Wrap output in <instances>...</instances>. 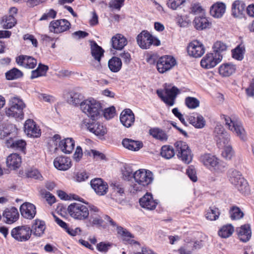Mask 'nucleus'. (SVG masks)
<instances>
[{
    "mask_svg": "<svg viewBox=\"0 0 254 254\" xmlns=\"http://www.w3.org/2000/svg\"><path fill=\"white\" fill-rule=\"evenodd\" d=\"M134 182L130 186V191L132 193L141 191L151 184L154 180L153 173L146 169H140L136 171L133 175Z\"/></svg>",
    "mask_w": 254,
    "mask_h": 254,
    "instance_id": "nucleus-1",
    "label": "nucleus"
},
{
    "mask_svg": "<svg viewBox=\"0 0 254 254\" xmlns=\"http://www.w3.org/2000/svg\"><path fill=\"white\" fill-rule=\"evenodd\" d=\"M228 176L230 183L243 195H248L251 193V189L247 181L243 177L242 174L235 169L228 171Z\"/></svg>",
    "mask_w": 254,
    "mask_h": 254,
    "instance_id": "nucleus-2",
    "label": "nucleus"
},
{
    "mask_svg": "<svg viewBox=\"0 0 254 254\" xmlns=\"http://www.w3.org/2000/svg\"><path fill=\"white\" fill-rule=\"evenodd\" d=\"M80 109L88 117L94 120L102 111L101 104L93 98H89L80 103Z\"/></svg>",
    "mask_w": 254,
    "mask_h": 254,
    "instance_id": "nucleus-3",
    "label": "nucleus"
},
{
    "mask_svg": "<svg viewBox=\"0 0 254 254\" xmlns=\"http://www.w3.org/2000/svg\"><path fill=\"white\" fill-rule=\"evenodd\" d=\"M200 162L207 168L216 173H222L225 171V166L215 155L204 153L200 155Z\"/></svg>",
    "mask_w": 254,
    "mask_h": 254,
    "instance_id": "nucleus-4",
    "label": "nucleus"
},
{
    "mask_svg": "<svg viewBox=\"0 0 254 254\" xmlns=\"http://www.w3.org/2000/svg\"><path fill=\"white\" fill-rule=\"evenodd\" d=\"M221 118L224 120L225 125L229 130L235 133L241 140H246V132L240 121L224 115L221 116Z\"/></svg>",
    "mask_w": 254,
    "mask_h": 254,
    "instance_id": "nucleus-5",
    "label": "nucleus"
},
{
    "mask_svg": "<svg viewBox=\"0 0 254 254\" xmlns=\"http://www.w3.org/2000/svg\"><path fill=\"white\" fill-rule=\"evenodd\" d=\"M164 91L165 95H164V91L162 90H157L156 93L166 105L169 106H173L177 95L179 93V90L175 86L165 85Z\"/></svg>",
    "mask_w": 254,
    "mask_h": 254,
    "instance_id": "nucleus-6",
    "label": "nucleus"
},
{
    "mask_svg": "<svg viewBox=\"0 0 254 254\" xmlns=\"http://www.w3.org/2000/svg\"><path fill=\"white\" fill-rule=\"evenodd\" d=\"M136 41L138 46L142 49H149L151 45L158 46L160 45V40L146 30L142 31L137 36Z\"/></svg>",
    "mask_w": 254,
    "mask_h": 254,
    "instance_id": "nucleus-7",
    "label": "nucleus"
},
{
    "mask_svg": "<svg viewBox=\"0 0 254 254\" xmlns=\"http://www.w3.org/2000/svg\"><path fill=\"white\" fill-rule=\"evenodd\" d=\"M67 211L69 215L75 219L85 220L89 216L88 208L79 203H71L67 207Z\"/></svg>",
    "mask_w": 254,
    "mask_h": 254,
    "instance_id": "nucleus-8",
    "label": "nucleus"
},
{
    "mask_svg": "<svg viewBox=\"0 0 254 254\" xmlns=\"http://www.w3.org/2000/svg\"><path fill=\"white\" fill-rule=\"evenodd\" d=\"M178 157L186 164L192 161V155L191 150L186 142L178 141L175 144Z\"/></svg>",
    "mask_w": 254,
    "mask_h": 254,
    "instance_id": "nucleus-9",
    "label": "nucleus"
},
{
    "mask_svg": "<svg viewBox=\"0 0 254 254\" xmlns=\"http://www.w3.org/2000/svg\"><path fill=\"white\" fill-rule=\"evenodd\" d=\"M11 235L18 242H25L31 237V230L27 226H17L12 229Z\"/></svg>",
    "mask_w": 254,
    "mask_h": 254,
    "instance_id": "nucleus-10",
    "label": "nucleus"
},
{
    "mask_svg": "<svg viewBox=\"0 0 254 254\" xmlns=\"http://www.w3.org/2000/svg\"><path fill=\"white\" fill-rule=\"evenodd\" d=\"M176 64V61L171 56H165L160 58L156 64L158 71L161 73L170 70Z\"/></svg>",
    "mask_w": 254,
    "mask_h": 254,
    "instance_id": "nucleus-11",
    "label": "nucleus"
},
{
    "mask_svg": "<svg viewBox=\"0 0 254 254\" xmlns=\"http://www.w3.org/2000/svg\"><path fill=\"white\" fill-rule=\"evenodd\" d=\"M205 49L203 44L198 40L190 42L187 47L189 55L195 58L201 57L205 53Z\"/></svg>",
    "mask_w": 254,
    "mask_h": 254,
    "instance_id": "nucleus-12",
    "label": "nucleus"
},
{
    "mask_svg": "<svg viewBox=\"0 0 254 254\" xmlns=\"http://www.w3.org/2000/svg\"><path fill=\"white\" fill-rule=\"evenodd\" d=\"M222 59V56L214 53L207 54L201 60V66L205 68L209 69L215 66Z\"/></svg>",
    "mask_w": 254,
    "mask_h": 254,
    "instance_id": "nucleus-13",
    "label": "nucleus"
},
{
    "mask_svg": "<svg viewBox=\"0 0 254 254\" xmlns=\"http://www.w3.org/2000/svg\"><path fill=\"white\" fill-rule=\"evenodd\" d=\"M82 126H85L89 131L99 137L104 136L107 132L106 128L99 122L92 121L91 123H87L84 121Z\"/></svg>",
    "mask_w": 254,
    "mask_h": 254,
    "instance_id": "nucleus-14",
    "label": "nucleus"
},
{
    "mask_svg": "<svg viewBox=\"0 0 254 254\" xmlns=\"http://www.w3.org/2000/svg\"><path fill=\"white\" fill-rule=\"evenodd\" d=\"M70 23L66 19H60L52 21L49 26L51 32L58 34L64 32L69 29Z\"/></svg>",
    "mask_w": 254,
    "mask_h": 254,
    "instance_id": "nucleus-15",
    "label": "nucleus"
},
{
    "mask_svg": "<svg viewBox=\"0 0 254 254\" xmlns=\"http://www.w3.org/2000/svg\"><path fill=\"white\" fill-rule=\"evenodd\" d=\"M90 185L95 192L98 195L106 194L108 190V186L106 182L100 178H95L92 180Z\"/></svg>",
    "mask_w": 254,
    "mask_h": 254,
    "instance_id": "nucleus-16",
    "label": "nucleus"
},
{
    "mask_svg": "<svg viewBox=\"0 0 254 254\" xmlns=\"http://www.w3.org/2000/svg\"><path fill=\"white\" fill-rule=\"evenodd\" d=\"M24 132L27 136L33 137H39L41 134L39 127L33 120L28 119L24 124Z\"/></svg>",
    "mask_w": 254,
    "mask_h": 254,
    "instance_id": "nucleus-17",
    "label": "nucleus"
},
{
    "mask_svg": "<svg viewBox=\"0 0 254 254\" xmlns=\"http://www.w3.org/2000/svg\"><path fill=\"white\" fill-rule=\"evenodd\" d=\"M20 210L21 215L28 219H33L36 214L35 206L29 202L23 203L20 207Z\"/></svg>",
    "mask_w": 254,
    "mask_h": 254,
    "instance_id": "nucleus-18",
    "label": "nucleus"
},
{
    "mask_svg": "<svg viewBox=\"0 0 254 254\" xmlns=\"http://www.w3.org/2000/svg\"><path fill=\"white\" fill-rule=\"evenodd\" d=\"M2 216L6 223L11 224L18 220L19 215L18 210L15 207H12L5 209L2 213Z\"/></svg>",
    "mask_w": 254,
    "mask_h": 254,
    "instance_id": "nucleus-19",
    "label": "nucleus"
},
{
    "mask_svg": "<svg viewBox=\"0 0 254 254\" xmlns=\"http://www.w3.org/2000/svg\"><path fill=\"white\" fill-rule=\"evenodd\" d=\"M140 206L148 210H153L158 204L157 201L154 200L151 193H146L139 199Z\"/></svg>",
    "mask_w": 254,
    "mask_h": 254,
    "instance_id": "nucleus-20",
    "label": "nucleus"
},
{
    "mask_svg": "<svg viewBox=\"0 0 254 254\" xmlns=\"http://www.w3.org/2000/svg\"><path fill=\"white\" fill-rule=\"evenodd\" d=\"M55 167L61 171H66L71 166V159L66 156H58L54 161Z\"/></svg>",
    "mask_w": 254,
    "mask_h": 254,
    "instance_id": "nucleus-21",
    "label": "nucleus"
},
{
    "mask_svg": "<svg viewBox=\"0 0 254 254\" xmlns=\"http://www.w3.org/2000/svg\"><path fill=\"white\" fill-rule=\"evenodd\" d=\"M16 61L19 65L27 68H33L37 64V60L34 58L24 55L17 57Z\"/></svg>",
    "mask_w": 254,
    "mask_h": 254,
    "instance_id": "nucleus-22",
    "label": "nucleus"
},
{
    "mask_svg": "<svg viewBox=\"0 0 254 254\" xmlns=\"http://www.w3.org/2000/svg\"><path fill=\"white\" fill-rule=\"evenodd\" d=\"M239 240L244 243L248 242L252 236V231L250 225L244 224L237 229Z\"/></svg>",
    "mask_w": 254,
    "mask_h": 254,
    "instance_id": "nucleus-23",
    "label": "nucleus"
},
{
    "mask_svg": "<svg viewBox=\"0 0 254 254\" xmlns=\"http://www.w3.org/2000/svg\"><path fill=\"white\" fill-rule=\"evenodd\" d=\"M134 115L132 111L129 109L124 110L120 115V121L126 127H129L134 122Z\"/></svg>",
    "mask_w": 254,
    "mask_h": 254,
    "instance_id": "nucleus-24",
    "label": "nucleus"
},
{
    "mask_svg": "<svg viewBox=\"0 0 254 254\" xmlns=\"http://www.w3.org/2000/svg\"><path fill=\"white\" fill-rule=\"evenodd\" d=\"M21 162V158L19 154L12 153L7 157L6 163L9 169L16 170L20 167Z\"/></svg>",
    "mask_w": 254,
    "mask_h": 254,
    "instance_id": "nucleus-25",
    "label": "nucleus"
},
{
    "mask_svg": "<svg viewBox=\"0 0 254 254\" xmlns=\"http://www.w3.org/2000/svg\"><path fill=\"white\" fill-rule=\"evenodd\" d=\"M74 141L71 138H66L59 142V147L61 151L65 153H70L74 147Z\"/></svg>",
    "mask_w": 254,
    "mask_h": 254,
    "instance_id": "nucleus-26",
    "label": "nucleus"
},
{
    "mask_svg": "<svg viewBox=\"0 0 254 254\" xmlns=\"http://www.w3.org/2000/svg\"><path fill=\"white\" fill-rule=\"evenodd\" d=\"M127 39L122 34H117L112 38V47L117 50H121L127 45Z\"/></svg>",
    "mask_w": 254,
    "mask_h": 254,
    "instance_id": "nucleus-27",
    "label": "nucleus"
},
{
    "mask_svg": "<svg viewBox=\"0 0 254 254\" xmlns=\"http://www.w3.org/2000/svg\"><path fill=\"white\" fill-rule=\"evenodd\" d=\"M123 146L131 151H136L143 146L142 142L129 138H124L122 140Z\"/></svg>",
    "mask_w": 254,
    "mask_h": 254,
    "instance_id": "nucleus-28",
    "label": "nucleus"
},
{
    "mask_svg": "<svg viewBox=\"0 0 254 254\" xmlns=\"http://www.w3.org/2000/svg\"><path fill=\"white\" fill-rule=\"evenodd\" d=\"M226 6L222 2H217L214 4L210 8L211 15L215 18H220L225 12Z\"/></svg>",
    "mask_w": 254,
    "mask_h": 254,
    "instance_id": "nucleus-29",
    "label": "nucleus"
},
{
    "mask_svg": "<svg viewBox=\"0 0 254 254\" xmlns=\"http://www.w3.org/2000/svg\"><path fill=\"white\" fill-rule=\"evenodd\" d=\"M236 69L235 65L232 63L221 64L219 68V72L223 77H227L233 74Z\"/></svg>",
    "mask_w": 254,
    "mask_h": 254,
    "instance_id": "nucleus-30",
    "label": "nucleus"
},
{
    "mask_svg": "<svg viewBox=\"0 0 254 254\" xmlns=\"http://www.w3.org/2000/svg\"><path fill=\"white\" fill-rule=\"evenodd\" d=\"M149 133L154 138L161 141H166L168 136L165 131L158 127L151 128L149 130Z\"/></svg>",
    "mask_w": 254,
    "mask_h": 254,
    "instance_id": "nucleus-31",
    "label": "nucleus"
},
{
    "mask_svg": "<svg viewBox=\"0 0 254 254\" xmlns=\"http://www.w3.org/2000/svg\"><path fill=\"white\" fill-rule=\"evenodd\" d=\"M46 229L45 223L44 221L36 219L31 229V233L33 232V234L36 236L40 237L44 233Z\"/></svg>",
    "mask_w": 254,
    "mask_h": 254,
    "instance_id": "nucleus-32",
    "label": "nucleus"
},
{
    "mask_svg": "<svg viewBox=\"0 0 254 254\" xmlns=\"http://www.w3.org/2000/svg\"><path fill=\"white\" fill-rule=\"evenodd\" d=\"M194 27L199 30H201L207 28L209 25L208 19L203 15L196 16L193 20Z\"/></svg>",
    "mask_w": 254,
    "mask_h": 254,
    "instance_id": "nucleus-33",
    "label": "nucleus"
},
{
    "mask_svg": "<svg viewBox=\"0 0 254 254\" xmlns=\"http://www.w3.org/2000/svg\"><path fill=\"white\" fill-rule=\"evenodd\" d=\"M188 120L189 123L196 128H201L205 125L204 118L200 115H196V117L192 115L190 116Z\"/></svg>",
    "mask_w": 254,
    "mask_h": 254,
    "instance_id": "nucleus-34",
    "label": "nucleus"
},
{
    "mask_svg": "<svg viewBox=\"0 0 254 254\" xmlns=\"http://www.w3.org/2000/svg\"><path fill=\"white\" fill-rule=\"evenodd\" d=\"M90 46L92 56L96 60L100 62L101 58L103 56L104 50L94 41L91 42Z\"/></svg>",
    "mask_w": 254,
    "mask_h": 254,
    "instance_id": "nucleus-35",
    "label": "nucleus"
},
{
    "mask_svg": "<svg viewBox=\"0 0 254 254\" xmlns=\"http://www.w3.org/2000/svg\"><path fill=\"white\" fill-rule=\"evenodd\" d=\"M245 4L243 1L237 0L232 4V14L235 17H238L242 14L245 8Z\"/></svg>",
    "mask_w": 254,
    "mask_h": 254,
    "instance_id": "nucleus-36",
    "label": "nucleus"
},
{
    "mask_svg": "<svg viewBox=\"0 0 254 254\" xmlns=\"http://www.w3.org/2000/svg\"><path fill=\"white\" fill-rule=\"evenodd\" d=\"M122 66L121 59L118 57H114L108 62V66L110 69L114 72L119 71Z\"/></svg>",
    "mask_w": 254,
    "mask_h": 254,
    "instance_id": "nucleus-37",
    "label": "nucleus"
},
{
    "mask_svg": "<svg viewBox=\"0 0 254 254\" xmlns=\"http://www.w3.org/2000/svg\"><path fill=\"white\" fill-rule=\"evenodd\" d=\"M234 232V228L231 224L223 226L218 231V235L223 238L230 237Z\"/></svg>",
    "mask_w": 254,
    "mask_h": 254,
    "instance_id": "nucleus-38",
    "label": "nucleus"
},
{
    "mask_svg": "<svg viewBox=\"0 0 254 254\" xmlns=\"http://www.w3.org/2000/svg\"><path fill=\"white\" fill-rule=\"evenodd\" d=\"M48 69V66L39 64L37 69L32 71L31 78L34 79L39 76H45Z\"/></svg>",
    "mask_w": 254,
    "mask_h": 254,
    "instance_id": "nucleus-39",
    "label": "nucleus"
},
{
    "mask_svg": "<svg viewBox=\"0 0 254 254\" xmlns=\"http://www.w3.org/2000/svg\"><path fill=\"white\" fill-rule=\"evenodd\" d=\"M23 109L14 108V109H12V107H9L8 108L6 109V115L9 117H14L15 118L23 119Z\"/></svg>",
    "mask_w": 254,
    "mask_h": 254,
    "instance_id": "nucleus-40",
    "label": "nucleus"
},
{
    "mask_svg": "<svg viewBox=\"0 0 254 254\" xmlns=\"http://www.w3.org/2000/svg\"><path fill=\"white\" fill-rule=\"evenodd\" d=\"M215 139L219 147H223L231 145V136L228 132H224L223 134Z\"/></svg>",
    "mask_w": 254,
    "mask_h": 254,
    "instance_id": "nucleus-41",
    "label": "nucleus"
},
{
    "mask_svg": "<svg viewBox=\"0 0 254 254\" xmlns=\"http://www.w3.org/2000/svg\"><path fill=\"white\" fill-rule=\"evenodd\" d=\"M16 23V20L12 15L5 16L2 17L1 24L4 29H10Z\"/></svg>",
    "mask_w": 254,
    "mask_h": 254,
    "instance_id": "nucleus-42",
    "label": "nucleus"
},
{
    "mask_svg": "<svg viewBox=\"0 0 254 254\" xmlns=\"http://www.w3.org/2000/svg\"><path fill=\"white\" fill-rule=\"evenodd\" d=\"M245 53V46L242 45H239L234 49L232 50V57L238 61H242L244 59Z\"/></svg>",
    "mask_w": 254,
    "mask_h": 254,
    "instance_id": "nucleus-43",
    "label": "nucleus"
},
{
    "mask_svg": "<svg viewBox=\"0 0 254 254\" xmlns=\"http://www.w3.org/2000/svg\"><path fill=\"white\" fill-rule=\"evenodd\" d=\"M219 215V209L216 207H212L207 210L205 214V217L210 221H214L218 219Z\"/></svg>",
    "mask_w": 254,
    "mask_h": 254,
    "instance_id": "nucleus-44",
    "label": "nucleus"
},
{
    "mask_svg": "<svg viewBox=\"0 0 254 254\" xmlns=\"http://www.w3.org/2000/svg\"><path fill=\"white\" fill-rule=\"evenodd\" d=\"M223 150L221 153V155L226 160H231L235 155V151L233 149L232 146L227 145V146L223 147Z\"/></svg>",
    "mask_w": 254,
    "mask_h": 254,
    "instance_id": "nucleus-45",
    "label": "nucleus"
},
{
    "mask_svg": "<svg viewBox=\"0 0 254 254\" xmlns=\"http://www.w3.org/2000/svg\"><path fill=\"white\" fill-rule=\"evenodd\" d=\"M161 156L166 159H170L175 155V151L172 146L164 145L161 148Z\"/></svg>",
    "mask_w": 254,
    "mask_h": 254,
    "instance_id": "nucleus-46",
    "label": "nucleus"
},
{
    "mask_svg": "<svg viewBox=\"0 0 254 254\" xmlns=\"http://www.w3.org/2000/svg\"><path fill=\"white\" fill-rule=\"evenodd\" d=\"M23 76L22 72L16 68H13L5 73V76L8 80H13L20 78Z\"/></svg>",
    "mask_w": 254,
    "mask_h": 254,
    "instance_id": "nucleus-47",
    "label": "nucleus"
},
{
    "mask_svg": "<svg viewBox=\"0 0 254 254\" xmlns=\"http://www.w3.org/2000/svg\"><path fill=\"white\" fill-rule=\"evenodd\" d=\"M9 107H12V109H14L15 107L24 109L25 107V104L20 98L13 97L9 100Z\"/></svg>",
    "mask_w": 254,
    "mask_h": 254,
    "instance_id": "nucleus-48",
    "label": "nucleus"
},
{
    "mask_svg": "<svg viewBox=\"0 0 254 254\" xmlns=\"http://www.w3.org/2000/svg\"><path fill=\"white\" fill-rule=\"evenodd\" d=\"M227 47V46L224 43L221 41H217L214 44L212 48L215 55H221V53L226 51Z\"/></svg>",
    "mask_w": 254,
    "mask_h": 254,
    "instance_id": "nucleus-49",
    "label": "nucleus"
},
{
    "mask_svg": "<svg viewBox=\"0 0 254 254\" xmlns=\"http://www.w3.org/2000/svg\"><path fill=\"white\" fill-rule=\"evenodd\" d=\"M230 217L232 220H238L243 218V212L237 206H233L230 210Z\"/></svg>",
    "mask_w": 254,
    "mask_h": 254,
    "instance_id": "nucleus-50",
    "label": "nucleus"
},
{
    "mask_svg": "<svg viewBox=\"0 0 254 254\" xmlns=\"http://www.w3.org/2000/svg\"><path fill=\"white\" fill-rule=\"evenodd\" d=\"M186 0H166L168 7L172 10H177L181 5H184Z\"/></svg>",
    "mask_w": 254,
    "mask_h": 254,
    "instance_id": "nucleus-51",
    "label": "nucleus"
},
{
    "mask_svg": "<svg viewBox=\"0 0 254 254\" xmlns=\"http://www.w3.org/2000/svg\"><path fill=\"white\" fill-rule=\"evenodd\" d=\"M185 104L189 109H195L199 106V100L194 97H187L185 99Z\"/></svg>",
    "mask_w": 254,
    "mask_h": 254,
    "instance_id": "nucleus-52",
    "label": "nucleus"
},
{
    "mask_svg": "<svg viewBox=\"0 0 254 254\" xmlns=\"http://www.w3.org/2000/svg\"><path fill=\"white\" fill-rule=\"evenodd\" d=\"M83 99V96L80 93L77 92H71L70 94V98L69 102L73 105L80 104Z\"/></svg>",
    "mask_w": 254,
    "mask_h": 254,
    "instance_id": "nucleus-53",
    "label": "nucleus"
},
{
    "mask_svg": "<svg viewBox=\"0 0 254 254\" xmlns=\"http://www.w3.org/2000/svg\"><path fill=\"white\" fill-rule=\"evenodd\" d=\"M57 13V11L53 9H48L42 15L39 20L43 21L54 19L56 17Z\"/></svg>",
    "mask_w": 254,
    "mask_h": 254,
    "instance_id": "nucleus-54",
    "label": "nucleus"
},
{
    "mask_svg": "<svg viewBox=\"0 0 254 254\" xmlns=\"http://www.w3.org/2000/svg\"><path fill=\"white\" fill-rule=\"evenodd\" d=\"M26 177L34 178L37 180H41L42 176L39 171L36 169L28 170L25 173Z\"/></svg>",
    "mask_w": 254,
    "mask_h": 254,
    "instance_id": "nucleus-55",
    "label": "nucleus"
},
{
    "mask_svg": "<svg viewBox=\"0 0 254 254\" xmlns=\"http://www.w3.org/2000/svg\"><path fill=\"white\" fill-rule=\"evenodd\" d=\"M89 222L92 226H100L103 220L100 215L91 214Z\"/></svg>",
    "mask_w": 254,
    "mask_h": 254,
    "instance_id": "nucleus-56",
    "label": "nucleus"
},
{
    "mask_svg": "<svg viewBox=\"0 0 254 254\" xmlns=\"http://www.w3.org/2000/svg\"><path fill=\"white\" fill-rule=\"evenodd\" d=\"M125 0H111L109 5L113 9L120 10L124 5Z\"/></svg>",
    "mask_w": 254,
    "mask_h": 254,
    "instance_id": "nucleus-57",
    "label": "nucleus"
},
{
    "mask_svg": "<svg viewBox=\"0 0 254 254\" xmlns=\"http://www.w3.org/2000/svg\"><path fill=\"white\" fill-rule=\"evenodd\" d=\"M122 175L123 178L125 180L129 181L133 177V174H132V169L129 167L125 166L122 169Z\"/></svg>",
    "mask_w": 254,
    "mask_h": 254,
    "instance_id": "nucleus-58",
    "label": "nucleus"
},
{
    "mask_svg": "<svg viewBox=\"0 0 254 254\" xmlns=\"http://www.w3.org/2000/svg\"><path fill=\"white\" fill-rule=\"evenodd\" d=\"M26 142L22 139L16 140L13 141L10 146L14 149L24 151L25 148Z\"/></svg>",
    "mask_w": 254,
    "mask_h": 254,
    "instance_id": "nucleus-59",
    "label": "nucleus"
},
{
    "mask_svg": "<svg viewBox=\"0 0 254 254\" xmlns=\"http://www.w3.org/2000/svg\"><path fill=\"white\" fill-rule=\"evenodd\" d=\"M112 244L109 242H100L97 245V249L101 252H107L111 248Z\"/></svg>",
    "mask_w": 254,
    "mask_h": 254,
    "instance_id": "nucleus-60",
    "label": "nucleus"
},
{
    "mask_svg": "<svg viewBox=\"0 0 254 254\" xmlns=\"http://www.w3.org/2000/svg\"><path fill=\"white\" fill-rule=\"evenodd\" d=\"M186 173L192 182H195L197 181V178L196 175V171L193 166H189L187 169Z\"/></svg>",
    "mask_w": 254,
    "mask_h": 254,
    "instance_id": "nucleus-61",
    "label": "nucleus"
},
{
    "mask_svg": "<svg viewBox=\"0 0 254 254\" xmlns=\"http://www.w3.org/2000/svg\"><path fill=\"white\" fill-rule=\"evenodd\" d=\"M177 22L180 27H187L190 23V20L187 17H184V19L182 16H178L177 17Z\"/></svg>",
    "mask_w": 254,
    "mask_h": 254,
    "instance_id": "nucleus-62",
    "label": "nucleus"
},
{
    "mask_svg": "<svg viewBox=\"0 0 254 254\" xmlns=\"http://www.w3.org/2000/svg\"><path fill=\"white\" fill-rule=\"evenodd\" d=\"M190 13L196 14L201 13L203 9L198 3H192L190 7Z\"/></svg>",
    "mask_w": 254,
    "mask_h": 254,
    "instance_id": "nucleus-63",
    "label": "nucleus"
},
{
    "mask_svg": "<svg viewBox=\"0 0 254 254\" xmlns=\"http://www.w3.org/2000/svg\"><path fill=\"white\" fill-rule=\"evenodd\" d=\"M191 245H188L187 243L178 249L179 253L180 254H192V251L191 249Z\"/></svg>",
    "mask_w": 254,
    "mask_h": 254,
    "instance_id": "nucleus-64",
    "label": "nucleus"
}]
</instances>
